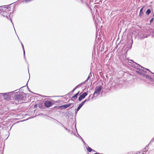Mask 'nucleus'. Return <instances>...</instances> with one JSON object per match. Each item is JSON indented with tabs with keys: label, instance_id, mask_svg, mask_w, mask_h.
<instances>
[{
	"label": "nucleus",
	"instance_id": "19",
	"mask_svg": "<svg viewBox=\"0 0 154 154\" xmlns=\"http://www.w3.org/2000/svg\"><path fill=\"white\" fill-rule=\"evenodd\" d=\"M92 76V75L91 74V72H90L89 74L88 75V76L87 79L85 81V82H87L88 81V80Z\"/></svg>",
	"mask_w": 154,
	"mask_h": 154
},
{
	"label": "nucleus",
	"instance_id": "41",
	"mask_svg": "<svg viewBox=\"0 0 154 154\" xmlns=\"http://www.w3.org/2000/svg\"><path fill=\"white\" fill-rule=\"evenodd\" d=\"M92 151H93L94 152L95 151L94 150H93Z\"/></svg>",
	"mask_w": 154,
	"mask_h": 154
},
{
	"label": "nucleus",
	"instance_id": "6",
	"mask_svg": "<svg viewBox=\"0 0 154 154\" xmlns=\"http://www.w3.org/2000/svg\"><path fill=\"white\" fill-rule=\"evenodd\" d=\"M13 91H11L9 92L6 93H0V97L1 96H2L4 99L6 100H10V96L9 94L13 93Z\"/></svg>",
	"mask_w": 154,
	"mask_h": 154
},
{
	"label": "nucleus",
	"instance_id": "25",
	"mask_svg": "<svg viewBox=\"0 0 154 154\" xmlns=\"http://www.w3.org/2000/svg\"><path fill=\"white\" fill-rule=\"evenodd\" d=\"M2 6H0V14L2 13Z\"/></svg>",
	"mask_w": 154,
	"mask_h": 154
},
{
	"label": "nucleus",
	"instance_id": "3",
	"mask_svg": "<svg viewBox=\"0 0 154 154\" xmlns=\"http://www.w3.org/2000/svg\"><path fill=\"white\" fill-rule=\"evenodd\" d=\"M2 10L1 14L3 16L6 17L8 19V17H10L11 12V10L9 9L8 8L2 7Z\"/></svg>",
	"mask_w": 154,
	"mask_h": 154
},
{
	"label": "nucleus",
	"instance_id": "12",
	"mask_svg": "<svg viewBox=\"0 0 154 154\" xmlns=\"http://www.w3.org/2000/svg\"><path fill=\"white\" fill-rule=\"evenodd\" d=\"M59 107L61 109H66V108H68V107L67 105V104H64V105H63L60 106Z\"/></svg>",
	"mask_w": 154,
	"mask_h": 154
},
{
	"label": "nucleus",
	"instance_id": "8",
	"mask_svg": "<svg viewBox=\"0 0 154 154\" xmlns=\"http://www.w3.org/2000/svg\"><path fill=\"white\" fill-rule=\"evenodd\" d=\"M44 105L47 107H49L52 105V103L51 101L47 100L44 102Z\"/></svg>",
	"mask_w": 154,
	"mask_h": 154
},
{
	"label": "nucleus",
	"instance_id": "31",
	"mask_svg": "<svg viewBox=\"0 0 154 154\" xmlns=\"http://www.w3.org/2000/svg\"><path fill=\"white\" fill-rule=\"evenodd\" d=\"M80 92V91H79L77 93H76V94H77V95L78 96L79 93Z\"/></svg>",
	"mask_w": 154,
	"mask_h": 154
},
{
	"label": "nucleus",
	"instance_id": "9",
	"mask_svg": "<svg viewBox=\"0 0 154 154\" xmlns=\"http://www.w3.org/2000/svg\"><path fill=\"white\" fill-rule=\"evenodd\" d=\"M87 93L86 92H84L82 95H81L79 97V100L81 101L82 99L85 98V97L87 95Z\"/></svg>",
	"mask_w": 154,
	"mask_h": 154
},
{
	"label": "nucleus",
	"instance_id": "18",
	"mask_svg": "<svg viewBox=\"0 0 154 154\" xmlns=\"http://www.w3.org/2000/svg\"><path fill=\"white\" fill-rule=\"evenodd\" d=\"M78 134L80 137L82 141L84 143V144L86 145V147H87V146H88V145L86 144V143L84 141V140H83V139Z\"/></svg>",
	"mask_w": 154,
	"mask_h": 154
},
{
	"label": "nucleus",
	"instance_id": "2",
	"mask_svg": "<svg viewBox=\"0 0 154 154\" xmlns=\"http://www.w3.org/2000/svg\"><path fill=\"white\" fill-rule=\"evenodd\" d=\"M130 61L133 62V66L135 68H136L137 69H139L140 71H140L141 72H146V71H148L149 72H150L151 73H152V72L150 71V70L148 69L145 68L142 66H140V65L137 64V63L134 62L133 60H130Z\"/></svg>",
	"mask_w": 154,
	"mask_h": 154
},
{
	"label": "nucleus",
	"instance_id": "21",
	"mask_svg": "<svg viewBox=\"0 0 154 154\" xmlns=\"http://www.w3.org/2000/svg\"><path fill=\"white\" fill-rule=\"evenodd\" d=\"M20 42L21 43V44L22 46V48H23V52H24V50H24V47L23 45V44L22 43V42H21V41H20Z\"/></svg>",
	"mask_w": 154,
	"mask_h": 154
},
{
	"label": "nucleus",
	"instance_id": "4",
	"mask_svg": "<svg viewBox=\"0 0 154 154\" xmlns=\"http://www.w3.org/2000/svg\"><path fill=\"white\" fill-rule=\"evenodd\" d=\"M143 72H141L140 71L137 72L139 74L143 75L144 78H145L146 79L149 80L150 82V83L153 85V86H154V79L148 75L145 74Z\"/></svg>",
	"mask_w": 154,
	"mask_h": 154
},
{
	"label": "nucleus",
	"instance_id": "16",
	"mask_svg": "<svg viewBox=\"0 0 154 154\" xmlns=\"http://www.w3.org/2000/svg\"><path fill=\"white\" fill-rule=\"evenodd\" d=\"M151 11L150 9H148L146 12V13L147 15H148L150 13Z\"/></svg>",
	"mask_w": 154,
	"mask_h": 154
},
{
	"label": "nucleus",
	"instance_id": "34",
	"mask_svg": "<svg viewBox=\"0 0 154 154\" xmlns=\"http://www.w3.org/2000/svg\"><path fill=\"white\" fill-rule=\"evenodd\" d=\"M17 90H16L14 91H13V93H12V95H13V94H14V93L13 94L14 92V91H17Z\"/></svg>",
	"mask_w": 154,
	"mask_h": 154
},
{
	"label": "nucleus",
	"instance_id": "23",
	"mask_svg": "<svg viewBox=\"0 0 154 154\" xmlns=\"http://www.w3.org/2000/svg\"><path fill=\"white\" fill-rule=\"evenodd\" d=\"M72 104V103H69L68 104H67V107H69V106H71Z\"/></svg>",
	"mask_w": 154,
	"mask_h": 154
},
{
	"label": "nucleus",
	"instance_id": "17",
	"mask_svg": "<svg viewBox=\"0 0 154 154\" xmlns=\"http://www.w3.org/2000/svg\"><path fill=\"white\" fill-rule=\"evenodd\" d=\"M85 82H85V81L84 82L79 84L78 85L76 86V87H77V88H78L79 87H80L81 86H82L84 84Z\"/></svg>",
	"mask_w": 154,
	"mask_h": 154
},
{
	"label": "nucleus",
	"instance_id": "28",
	"mask_svg": "<svg viewBox=\"0 0 154 154\" xmlns=\"http://www.w3.org/2000/svg\"><path fill=\"white\" fill-rule=\"evenodd\" d=\"M75 115H76V114H77V112H78V111H77V109H75Z\"/></svg>",
	"mask_w": 154,
	"mask_h": 154
},
{
	"label": "nucleus",
	"instance_id": "15",
	"mask_svg": "<svg viewBox=\"0 0 154 154\" xmlns=\"http://www.w3.org/2000/svg\"><path fill=\"white\" fill-rule=\"evenodd\" d=\"M77 88V87H75V88L70 92L68 94H70L71 93H72L74 92V91Z\"/></svg>",
	"mask_w": 154,
	"mask_h": 154
},
{
	"label": "nucleus",
	"instance_id": "22",
	"mask_svg": "<svg viewBox=\"0 0 154 154\" xmlns=\"http://www.w3.org/2000/svg\"><path fill=\"white\" fill-rule=\"evenodd\" d=\"M23 56H24V59H25V60H26V57H25V50H24Z\"/></svg>",
	"mask_w": 154,
	"mask_h": 154
},
{
	"label": "nucleus",
	"instance_id": "27",
	"mask_svg": "<svg viewBox=\"0 0 154 154\" xmlns=\"http://www.w3.org/2000/svg\"><path fill=\"white\" fill-rule=\"evenodd\" d=\"M37 106H38V105L37 104H36L34 105V107L36 108V107H37Z\"/></svg>",
	"mask_w": 154,
	"mask_h": 154
},
{
	"label": "nucleus",
	"instance_id": "37",
	"mask_svg": "<svg viewBox=\"0 0 154 154\" xmlns=\"http://www.w3.org/2000/svg\"><path fill=\"white\" fill-rule=\"evenodd\" d=\"M140 153V152H137V153L136 154H138V153Z\"/></svg>",
	"mask_w": 154,
	"mask_h": 154
},
{
	"label": "nucleus",
	"instance_id": "36",
	"mask_svg": "<svg viewBox=\"0 0 154 154\" xmlns=\"http://www.w3.org/2000/svg\"><path fill=\"white\" fill-rule=\"evenodd\" d=\"M17 90H16L14 91H13V93H12V95H13V94H14V93L13 94L14 92V91H17Z\"/></svg>",
	"mask_w": 154,
	"mask_h": 154
},
{
	"label": "nucleus",
	"instance_id": "33",
	"mask_svg": "<svg viewBox=\"0 0 154 154\" xmlns=\"http://www.w3.org/2000/svg\"><path fill=\"white\" fill-rule=\"evenodd\" d=\"M70 133L71 134H73V131H70Z\"/></svg>",
	"mask_w": 154,
	"mask_h": 154
},
{
	"label": "nucleus",
	"instance_id": "11",
	"mask_svg": "<svg viewBox=\"0 0 154 154\" xmlns=\"http://www.w3.org/2000/svg\"><path fill=\"white\" fill-rule=\"evenodd\" d=\"M78 95L77 94H75V95L73 96L71 99V100L74 101L76 100L77 97Z\"/></svg>",
	"mask_w": 154,
	"mask_h": 154
},
{
	"label": "nucleus",
	"instance_id": "13",
	"mask_svg": "<svg viewBox=\"0 0 154 154\" xmlns=\"http://www.w3.org/2000/svg\"><path fill=\"white\" fill-rule=\"evenodd\" d=\"M143 7L142 8L140 9V13H139V15L140 16H142L143 14Z\"/></svg>",
	"mask_w": 154,
	"mask_h": 154
},
{
	"label": "nucleus",
	"instance_id": "7",
	"mask_svg": "<svg viewBox=\"0 0 154 154\" xmlns=\"http://www.w3.org/2000/svg\"><path fill=\"white\" fill-rule=\"evenodd\" d=\"M91 94H90L89 97H88V99H85L84 101H82L80 104L77 107V111H79L81 108L82 107V106L84 105L85 103L88 100H89L90 99V97Z\"/></svg>",
	"mask_w": 154,
	"mask_h": 154
},
{
	"label": "nucleus",
	"instance_id": "1",
	"mask_svg": "<svg viewBox=\"0 0 154 154\" xmlns=\"http://www.w3.org/2000/svg\"><path fill=\"white\" fill-rule=\"evenodd\" d=\"M12 97H14L16 103H21L22 101H24L26 98L25 94L23 92H17L13 94Z\"/></svg>",
	"mask_w": 154,
	"mask_h": 154
},
{
	"label": "nucleus",
	"instance_id": "42",
	"mask_svg": "<svg viewBox=\"0 0 154 154\" xmlns=\"http://www.w3.org/2000/svg\"><path fill=\"white\" fill-rule=\"evenodd\" d=\"M11 22L12 23V20H11Z\"/></svg>",
	"mask_w": 154,
	"mask_h": 154
},
{
	"label": "nucleus",
	"instance_id": "20",
	"mask_svg": "<svg viewBox=\"0 0 154 154\" xmlns=\"http://www.w3.org/2000/svg\"><path fill=\"white\" fill-rule=\"evenodd\" d=\"M57 122H58V123L57 124L58 125H60L61 126L63 127H64V126L63 125V124H62L61 123H60V122H59L58 121L56 120Z\"/></svg>",
	"mask_w": 154,
	"mask_h": 154
},
{
	"label": "nucleus",
	"instance_id": "14",
	"mask_svg": "<svg viewBox=\"0 0 154 154\" xmlns=\"http://www.w3.org/2000/svg\"><path fill=\"white\" fill-rule=\"evenodd\" d=\"M88 147L87 148V151L89 152H91L93 150L91 148L88 146H87Z\"/></svg>",
	"mask_w": 154,
	"mask_h": 154
},
{
	"label": "nucleus",
	"instance_id": "5",
	"mask_svg": "<svg viewBox=\"0 0 154 154\" xmlns=\"http://www.w3.org/2000/svg\"><path fill=\"white\" fill-rule=\"evenodd\" d=\"M102 89V87L100 85L96 87L95 89V91L94 92L91 99H93L94 97L97 96L100 94V93Z\"/></svg>",
	"mask_w": 154,
	"mask_h": 154
},
{
	"label": "nucleus",
	"instance_id": "26",
	"mask_svg": "<svg viewBox=\"0 0 154 154\" xmlns=\"http://www.w3.org/2000/svg\"><path fill=\"white\" fill-rule=\"evenodd\" d=\"M154 141V138L152 139L150 141V142L149 143H150V142H153Z\"/></svg>",
	"mask_w": 154,
	"mask_h": 154
},
{
	"label": "nucleus",
	"instance_id": "35",
	"mask_svg": "<svg viewBox=\"0 0 154 154\" xmlns=\"http://www.w3.org/2000/svg\"><path fill=\"white\" fill-rule=\"evenodd\" d=\"M17 90H16L14 91H13V93H12V95H13V94H14V93L13 94L14 92V91H17Z\"/></svg>",
	"mask_w": 154,
	"mask_h": 154
},
{
	"label": "nucleus",
	"instance_id": "38",
	"mask_svg": "<svg viewBox=\"0 0 154 154\" xmlns=\"http://www.w3.org/2000/svg\"><path fill=\"white\" fill-rule=\"evenodd\" d=\"M148 145H147L146 146V147H148V146H149V144Z\"/></svg>",
	"mask_w": 154,
	"mask_h": 154
},
{
	"label": "nucleus",
	"instance_id": "32",
	"mask_svg": "<svg viewBox=\"0 0 154 154\" xmlns=\"http://www.w3.org/2000/svg\"><path fill=\"white\" fill-rule=\"evenodd\" d=\"M67 131L68 132H69V133H70L71 131L70 130H69V129H68V130H67Z\"/></svg>",
	"mask_w": 154,
	"mask_h": 154
},
{
	"label": "nucleus",
	"instance_id": "39",
	"mask_svg": "<svg viewBox=\"0 0 154 154\" xmlns=\"http://www.w3.org/2000/svg\"><path fill=\"white\" fill-rule=\"evenodd\" d=\"M17 37H18V39L20 40H19V37H18V36H17Z\"/></svg>",
	"mask_w": 154,
	"mask_h": 154
},
{
	"label": "nucleus",
	"instance_id": "10",
	"mask_svg": "<svg viewBox=\"0 0 154 154\" xmlns=\"http://www.w3.org/2000/svg\"><path fill=\"white\" fill-rule=\"evenodd\" d=\"M133 43V40L132 39V40H131L128 46L126 48V53L127 52L128 50L129 49H130L132 48V45Z\"/></svg>",
	"mask_w": 154,
	"mask_h": 154
},
{
	"label": "nucleus",
	"instance_id": "40",
	"mask_svg": "<svg viewBox=\"0 0 154 154\" xmlns=\"http://www.w3.org/2000/svg\"><path fill=\"white\" fill-rule=\"evenodd\" d=\"M23 87H21L20 88V89L21 88H22Z\"/></svg>",
	"mask_w": 154,
	"mask_h": 154
},
{
	"label": "nucleus",
	"instance_id": "30",
	"mask_svg": "<svg viewBox=\"0 0 154 154\" xmlns=\"http://www.w3.org/2000/svg\"><path fill=\"white\" fill-rule=\"evenodd\" d=\"M145 152H146V150H144L143 152L142 153V154H145Z\"/></svg>",
	"mask_w": 154,
	"mask_h": 154
},
{
	"label": "nucleus",
	"instance_id": "29",
	"mask_svg": "<svg viewBox=\"0 0 154 154\" xmlns=\"http://www.w3.org/2000/svg\"><path fill=\"white\" fill-rule=\"evenodd\" d=\"M63 128L66 130H67V131L68 129L66 128L64 126V127H63Z\"/></svg>",
	"mask_w": 154,
	"mask_h": 154
},
{
	"label": "nucleus",
	"instance_id": "24",
	"mask_svg": "<svg viewBox=\"0 0 154 154\" xmlns=\"http://www.w3.org/2000/svg\"><path fill=\"white\" fill-rule=\"evenodd\" d=\"M153 18H152V19L150 20V23H151L153 22Z\"/></svg>",
	"mask_w": 154,
	"mask_h": 154
}]
</instances>
